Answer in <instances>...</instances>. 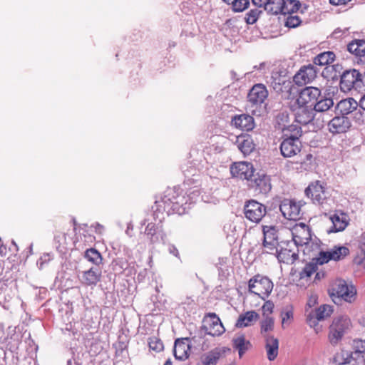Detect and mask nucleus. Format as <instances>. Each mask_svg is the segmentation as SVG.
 Instances as JSON below:
<instances>
[{"instance_id": "obj_1", "label": "nucleus", "mask_w": 365, "mask_h": 365, "mask_svg": "<svg viewBox=\"0 0 365 365\" xmlns=\"http://www.w3.org/2000/svg\"><path fill=\"white\" fill-rule=\"evenodd\" d=\"M329 294L334 303L336 300H344L351 303L355 301L356 297V289L351 284H348L345 280L336 279L329 289Z\"/></svg>"}, {"instance_id": "obj_2", "label": "nucleus", "mask_w": 365, "mask_h": 365, "mask_svg": "<svg viewBox=\"0 0 365 365\" xmlns=\"http://www.w3.org/2000/svg\"><path fill=\"white\" fill-rule=\"evenodd\" d=\"M351 320L347 316H339L333 319L329 327V340L331 345H336L350 329Z\"/></svg>"}, {"instance_id": "obj_3", "label": "nucleus", "mask_w": 365, "mask_h": 365, "mask_svg": "<svg viewBox=\"0 0 365 365\" xmlns=\"http://www.w3.org/2000/svg\"><path fill=\"white\" fill-rule=\"evenodd\" d=\"M273 287V282L269 277L260 274L254 276L248 282L249 292L258 295L263 300L271 294Z\"/></svg>"}, {"instance_id": "obj_4", "label": "nucleus", "mask_w": 365, "mask_h": 365, "mask_svg": "<svg viewBox=\"0 0 365 365\" xmlns=\"http://www.w3.org/2000/svg\"><path fill=\"white\" fill-rule=\"evenodd\" d=\"M244 213L247 220L252 222L258 223L266 215L267 208L263 204L251 200L245 205Z\"/></svg>"}, {"instance_id": "obj_5", "label": "nucleus", "mask_w": 365, "mask_h": 365, "mask_svg": "<svg viewBox=\"0 0 365 365\" xmlns=\"http://www.w3.org/2000/svg\"><path fill=\"white\" fill-rule=\"evenodd\" d=\"M360 72L356 69L344 71L341 75L340 88L343 92H349L352 89L359 91V78Z\"/></svg>"}, {"instance_id": "obj_6", "label": "nucleus", "mask_w": 365, "mask_h": 365, "mask_svg": "<svg viewBox=\"0 0 365 365\" xmlns=\"http://www.w3.org/2000/svg\"><path fill=\"white\" fill-rule=\"evenodd\" d=\"M262 245L267 250L264 252L272 253L278 245L279 230L277 226L262 225Z\"/></svg>"}, {"instance_id": "obj_7", "label": "nucleus", "mask_w": 365, "mask_h": 365, "mask_svg": "<svg viewBox=\"0 0 365 365\" xmlns=\"http://www.w3.org/2000/svg\"><path fill=\"white\" fill-rule=\"evenodd\" d=\"M322 97V91L315 86H307L300 90L296 99L297 105H309L314 103Z\"/></svg>"}, {"instance_id": "obj_8", "label": "nucleus", "mask_w": 365, "mask_h": 365, "mask_svg": "<svg viewBox=\"0 0 365 365\" xmlns=\"http://www.w3.org/2000/svg\"><path fill=\"white\" fill-rule=\"evenodd\" d=\"M349 254V250L345 246H334L328 251H321L317 258L319 264L327 263L330 260L339 261Z\"/></svg>"}, {"instance_id": "obj_9", "label": "nucleus", "mask_w": 365, "mask_h": 365, "mask_svg": "<svg viewBox=\"0 0 365 365\" xmlns=\"http://www.w3.org/2000/svg\"><path fill=\"white\" fill-rule=\"evenodd\" d=\"M312 108L309 105H297L295 103L292 106L295 121L302 125H307L312 123L315 118V112Z\"/></svg>"}, {"instance_id": "obj_10", "label": "nucleus", "mask_w": 365, "mask_h": 365, "mask_svg": "<svg viewBox=\"0 0 365 365\" xmlns=\"http://www.w3.org/2000/svg\"><path fill=\"white\" fill-rule=\"evenodd\" d=\"M301 203L290 199L281 202L279 210L282 215L289 220H297L301 217Z\"/></svg>"}, {"instance_id": "obj_11", "label": "nucleus", "mask_w": 365, "mask_h": 365, "mask_svg": "<svg viewBox=\"0 0 365 365\" xmlns=\"http://www.w3.org/2000/svg\"><path fill=\"white\" fill-rule=\"evenodd\" d=\"M318 72L315 65L304 66L294 76L293 81L298 86L305 85L312 81L317 77Z\"/></svg>"}, {"instance_id": "obj_12", "label": "nucleus", "mask_w": 365, "mask_h": 365, "mask_svg": "<svg viewBox=\"0 0 365 365\" xmlns=\"http://www.w3.org/2000/svg\"><path fill=\"white\" fill-rule=\"evenodd\" d=\"M268 96V91L263 84L258 83L250 89L247 98L251 107H261Z\"/></svg>"}, {"instance_id": "obj_13", "label": "nucleus", "mask_w": 365, "mask_h": 365, "mask_svg": "<svg viewBox=\"0 0 365 365\" xmlns=\"http://www.w3.org/2000/svg\"><path fill=\"white\" fill-rule=\"evenodd\" d=\"M280 144L281 154L284 158H291L301 152L302 144L300 139L282 138Z\"/></svg>"}, {"instance_id": "obj_14", "label": "nucleus", "mask_w": 365, "mask_h": 365, "mask_svg": "<svg viewBox=\"0 0 365 365\" xmlns=\"http://www.w3.org/2000/svg\"><path fill=\"white\" fill-rule=\"evenodd\" d=\"M248 185L257 193L262 194L267 193L272 188L269 177L264 173H254Z\"/></svg>"}, {"instance_id": "obj_15", "label": "nucleus", "mask_w": 365, "mask_h": 365, "mask_svg": "<svg viewBox=\"0 0 365 365\" xmlns=\"http://www.w3.org/2000/svg\"><path fill=\"white\" fill-rule=\"evenodd\" d=\"M305 194L314 204L323 205L327 198V192L319 181L310 184L305 190Z\"/></svg>"}, {"instance_id": "obj_16", "label": "nucleus", "mask_w": 365, "mask_h": 365, "mask_svg": "<svg viewBox=\"0 0 365 365\" xmlns=\"http://www.w3.org/2000/svg\"><path fill=\"white\" fill-rule=\"evenodd\" d=\"M230 172L233 177L242 180H247L248 182L253 177L255 170L253 165L247 162L235 163L230 168Z\"/></svg>"}, {"instance_id": "obj_17", "label": "nucleus", "mask_w": 365, "mask_h": 365, "mask_svg": "<svg viewBox=\"0 0 365 365\" xmlns=\"http://www.w3.org/2000/svg\"><path fill=\"white\" fill-rule=\"evenodd\" d=\"M351 126L349 119L344 116H336L328 122V129L332 134L346 133Z\"/></svg>"}, {"instance_id": "obj_18", "label": "nucleus", "mask_w": 365, "mask_h": 365, "mask_svg": "<svg viewBox=\"0 0 365 365\" xmlns=\"http://www.w3.org/2000/svg\"><path fill=\"white\" fill-rule=\"evenodd\" d=\"M207 317L210 318L208 325H205L207 333L211 336H220L225 331L220 318L215 313H209Z\"/></svg>"}, {"instance_id": "obj_19", "label": "nucleus", "mask_w": 365, "mask_h": 365, "mask_svg": "<svg viewBox=\"0 0 365 365\" xmlns=\"http://www.w3.org/2000/svg\"><path fill=\"white\" fill-rule=\"evenodd\" d=\"M189 338L178 339L175 341L174 356L178 360L183 361L188 358L190 345Z\"/></svg>"}, {"instance_id": "obj_20", "label": "nucleus", "mask_w": 365, "mask_h": 365, "mask_svg": "<svg viewBox=\"0 0 365 365\" xmlns=\"http://www.w3.org/2000/svg\"><path fill=\"white\" fill-rule=\"evenodd\" d=\"M235 145L244 155L250 154L255 148L252 138L248 134L237 136Z\"/></svg>"}, {"instance_id": "obj_21", "label": "nucleus", "mask_w": 365, "mask_h": 365, "mask_svg": "<svg viewBox=\"0 0 365 365\" xmlns=\"http://www.w3.org/2000/svg\"><path fill=\"white\" fill-rule=\"evenodd\" d=\"M101 271L97 267H92L82 272L81 282L87 286L96 285L101 279Z\"/></svg>"}, {"instance_id": "obj_22", "label": "nucleus", "mask_w": 365, "mask_h": 365, "mask_svg": "<svg viewBox=\"0 0 365 365\" xmlns=\"http://www.w3.org/2000/svg\"><path fill=\"white\" fill-rule=\"evenodd\" d=\"M232 123L237 128L250 131L255 127L254 118L248 114L235 115L232 119Z\"/></svg>"}, {"instance_id": "obj_23", "label": "nucleus", "mask_w": 365, "mask_h": 365, "mask_svg": "<svg viewBox=\"0 0 365 365\" xmlns=\"http://www.w3.org/2000/svg\"><path fill=\"white\" fill-rule=\"evenodd\" d=\"M359 106V103H358L353 98H348L340 101L337 103L336 108L341 113V115L345 116L346 115H349L353 112H356L357 110L360 115H361L360 110H358Z\"/></svg>"}, {"instance_id": "obj_24", "label": "nucleus", "mask_w": 365, "mask_h": 365, "mask_svg": "<svg viewBox=\"0 0 365 365\" xmlns=\"http://www.w3.org/2000/svg\"><path fill=\"white\" fill-rule=\"evenodd\" d=\"M332 226L327 230L328 233L343 231L348 225L347 215L344 213H335L330 216Z\"/></svg>"}, {"instance_id": "obj_25", "label": "nucleus", "mask_w": 365, "mask_h": 365, "mask_svg": "<svg viewBox=\"0 0 365 365\" xmlns=\"http://www.w3.org/2000/svg\"><path fill=\"white\" fill-rule=\"evenodd\" d=\"M145 234L152 244L158 242L160 239L163 240V237H165L162 227L153 222H150L147 225Z\"/></svg>"}, {"instance_id": "obj_26", "label": "nucleus", "mask_w": 365, "mask_h": 365, "mask_svg": "<svg viewBox=\"0 0 365 365\" xmlns=\"http://www.w3.org/2000/svg\"><path fill=\"white\" fill-rule=\"evenodd\" d=\"M265 349L267 351V358L269 361L274 360L278 355L279 341L273 336L264 334Z\"/></svg>"}, {"instance_id": "obj_27", "label": "nucleus", "mask_w": 365, "mask_h": 365, "mask_svg": "<svg viewBox=\"0 0 365 365\" xmlns=\"http://www.w3.org/2000/svg\"><path fill=\"white\" fill-rule=\"evenodd\" d=\"M259 318V315L255 311H247L244 314H241L235 324L238 328H244L252 326Z\"/></svg>"}, {"instance_id": "obj_28", "label": "nucleus", "mask_w": 365, "mask_h": 365, "mask_svg": "<svg viewBox=\"0 0 365 365\" xmlns=\"http://www.w3.org/2000/svg\"><path fill=\"white\" fill-rule=\"evenodd\" d=\"M274 250H276L277 258L280 262L293 264L298 258V254L292 252L291 250L282 248L278 251L276 247Z\"/></svg>"}, {"instance_id": "obj_29", "label": "nucleus", "mask_w": 365, "mask_h": 365, "mask_svg": "<svg viewBox=\"0 0 365 365\" xmlns=\"http://www.w3.org/2000/svg\"><path fill=\"white\" fill-rule=\"evenodd\" d=\"M221 354L222 350L220 348H215L211 350L201 356V365H216L218 359L221 356Z\"/></svg>"}, {"instance_id": "obj_30", "label": "nucleus", "mask_w": 365, "mask_h": 365, "mask_svg": "<svg viewBox=\"0 0 365 365\" xmlns=\"http://www.w3.org/2000/svg\"><path fill=\"white\" fill-rule=\"evenodd\" d=\"M334 106V101L331 98L322 97L313 106L315 113H324L329 111Z\"/></svg>"}, {"instance_id": "obj_31", "label": "nucleus", "mask_w": 365, "mask_h": 365, "mask_svg": "<svg viewBox=\"0 0 365 365\" xmlns=\"http://www.w3.org/2000/svg\"><path fill=\"white\" fill-rule=\"evenodd\" d=\"M232 344L233 347L238 351L240 358L251 346L250 342L245 339L244 335H240L233 338Z\"/></svg>"}, {"instance_id": "obj_32", "label": "nucleus", "mask_w": 365, "mask_h": 365, "mask_svg": "<svg viewBox=\"0 0 365 365\" xmlns=\"http://www.w3.org/2000/svg\"><path fill=\"white\" fill-rule=\"evenodd\" d=\"M272 78L273 79L271 83L272 86L274 90L277 93L284 92V91L292 92L293 89H296L294 86H293L290 81L282 80L279 77L274 78V76H272Z\"/></svg>"}, {"instance_id": "obj_33", "label": "nucleus", "mask_w": 365, "mask_h": 365, "mask_svg": "<svg viewBox=\"0 0 365 365\" xmlns=\"http://www.w3.org/2000/svg\"><path fill=\"white\" fill-rule=\"evenodd\" d=\"M283 132L282 138L300 139L302 135V128L297 125L287 124L285 127H281Z\"/></svg>"}, {"instance_id": "obj_34", "label": "nucleus", "mask_w": 365, "mask_h": 365, "mask_svg": "<svg viewBox=\"0 0 365 365\" xmlns=\"http://www.w3.org/2000/svg\"><path fill=\"white\" fill-rule=\"evenodd\" d=\"M347 50L356 56L361 57L365 56V41L355 40L349 43L347 46Z\"/></svg>"}, {"instance_id": "obj_35", "label": "nucleus", "mask_w": 365, "mask_h": 365, "mask_svg": "<svg viewBox=\"0 0 365 365\" xmlns=\"http://www.w3.org/2000/svg\"><path fill=\"white\" fill-rule=\"evenodd\" d=\"M302 229L301 235H295L293 237V240L296 245H302L307 244L309 241L311 240L310 230L308 226L304 224H301L300 225Z\"/></svg>"}, {"instance_id": "obj_36", "label": "nucleus", "mask_w": 365, "mask_h": 365, "mask_svg": "<svg viewBox=\"0 0 365 365\" xmlns=\"http://www.w3.org/2000/svg\"><path fill=\"white\" fill-rule=\"evenodd\" d=\"M335 54L332 51H326L319 53L314 59L315 66H326L334 61Z\"/></svg>"}, {"instance_id": "obj_37", "label": "nucleus", "mask_w": 365, "mask_h": 365, "mask_svg": "<svg viewBox=\"0 0 365 365\" xmlns=\"http://www.w3.org/2000/svg\"><path fill=\"white\" fill-rule=\"evenodd\" d=\"M284 0H269L265 5V10L272 14H283V6Z\"/></svg>"}, {"instance_id": "obj_38", "label": "nucleus", "mask_w": 365, "mask_h": 365, "mask_svg": "<svg viewBox=\"0 0 365 365\" xmlns=\"http://www.w3.org/2000/svg\"><path fill=\"white\" fill-rule=\"evenodd\" d=\"M85 258H86L89 262H92L96 265V267L98 266L102 263V257L101 253L94 248L88 249L85 252L84 255Z\"/></svg>"}, {"instance_id": "obj_39", "label": "nucleus", "mask_w": 365, "mask_h": 365, "mask_svg": "<svg viewBox=\"0 0 365 365\" xmlns=\"http://www.w3.org/2000/svg\"><path fill=\"white\" fill-rule=\"evenodd\" d=\"M301 8V3L298 0H284L283 14H293Z\"/></svg>"}, {"instance_id": "obj_40", "label": "nucleus", "mask_w": 365, "mask_h": 365, "mask_svg": "<svg viewBox=\"0 0 365 365\" xmlns=\"http://www.w3.org/2000/svg\"><path fill=\"white\" fill-rule=\"evenodd\" d=\"M332 312L331 306L324 304L315 310V317L318 321H321L329 317Z\"/></svg>"}, {"instance_id": "obj_41", "label": "nucleus", "mask_w": 365, "mask_h": 365, "mask_svg": "<svg viewBox=\"0 0 365 365\" xmlns=\"http://www.w3.org/2000/svg\"><path fill=\"white\" fill-rule=\"evenodd\" d=\"M318 264H319L317 260V258L313 259L312 262L307 264L299 274L300 278L303 279L304 277H310L314 272L317 271Z\"/></svg>"}, {"instance_id": "obj_42", "label": "nucleus", "mask_w": 365, "mask_h": 365, "mask_svg": "<svg viewBox=\"0 0 365 365\" xmlns=\"http://www.w3.org/2000/svg\"><path fill=\"white\" fill-rule=\"evenodd\" d=\"M352 359L353 353H349L348 351H342L341 354H339L335 356V361L338 362L339 364H351Z\"/></svg>"}, {"instance_id": "obj_43", "label": "nucleus", "mask_w": 365, "mask_h": 365, "mask_svg": "<svg viewBox=\"0 0 365 365\" xmlns=\"http://www.w3.org/2000/svg\"><path fill=\"white\" fill-rule=\"evenodd\" d=\"M262 12V10H259V9H257V8L251 9L246 14L245 21H246L247 24H255L257 21L259 16Z\"/></svg>"}, {"instance_id": "obj_44", "label": "nucleus", "mask_w": 365, "mask_h": 365, "mask_svg": "<svg viewBox=\"0 0 365 365\" xmlns=\"http://www.w3.org/2000/svg\"><path fill=\"white\" fill-rule=\"evenodd\" d=\"M188 343L192 346H195L196 348L200 350H205L207 349V346H205V340L200 336H194L191 339H189Z\"/></svg>"}, {"instance_id": "obj_45", "label": "nucleus", "mask_w": 365, "mask_h": 365, "mask_svg": "<svg viewBox=\"0 0 365 365\" xmlns=\"http://www.w3.org/2000/svg\"><path fill=\"white\" fill-rule=\"evenodd\" d=\"M274 328V319L270 317H265V319L261 322V333H264L272 331Z\"/></svg>"}, {"instance_id": "obj_46", "label": "nucleus", "mask_w": 365, "mask_h": 365, "mask_svg": "<svg viewBox=\"0 0 365 365\" xmlns=\"http://www.w3.org/2000/svg\"><path fill=\"white\" fill-rule=\"evenodd\" d=\"M352 346L354 350V354L365 353V339H354Z\"/></svg>"}, {"instance_id": "obj_47", "label": "nucleus", "mask_w": 365, "mask_h": 365, "mask_svg": "<svg viewBox=\"0 0 365 365\" xmlns=\"http://www.w3.org/2000/svg\"><path fill=\"white\" fill-rule=\"evenodd\" d=\"M148 344L150 349L155 351L157 352H160L164 348L163 344L161 341V340L156 337L150 338Z\"/></svg>"}, {"instance_id": "obj_48", "label": "nucleus", "mask_w": 365, "mask_h": 365, "mask_svg": "<svg viewBox=\"0 0 365 365\" xmlns=\"http://www.w3.org/2000/svg\"><path fill=\"white\" fill-rule=\"evenodd\" d=\"M232 4L233 10L237 12H240L248 6L250 0H233Z\"/></svg>"}, {"instance_id": "obj_49", "label": "nucleus", "mask_w": 365, "mask_h": 365, "mask_svg": "<svg viewBox=\"0 0 365 365\" xmlns=\"http://www.w3.org/2000/svg\"><path fill=\"white\" fill-rule=\"evenodd\" d=\"M302 23V20L298 16L289 14L287 18L285 26L289 28H296Z\"/></svg>"}, {"instance_id": "obj_50", "label": "nucleus", "mask_w": 365, "mask_h": 365, "mask_svg": "<svg viewBox=\"0 0 365 365\" xmlns=\"http://www.w3.org/2000/svg\"><path fill=\"white\" fill-rule=\"evenodd\" d=\"M276 123L277 128L281 130V127H285L289 123V115L287 113L283 112L279 113L276 117Z\"/></svg>"}, {"instance_id": "obj_51", "label": "nucleus", "mask_w": 365, "mask_h": 365, "mask_svg": "<svg viewBox=\"0 0 365 365\" xmlns=\"http://www.w3.org/2000/svg\"><path fill=\"white\" fill-rule=\"evenodd\" d=\"M274 307V303L272 301H266L262 307L263 316L264 317H269V315L272 313Z\"/></svg>"}, {"instance_id": "obj_52", "label": "nucleus", "mask_w": 365, "mask_h": 365, "mask_svg": "<svg viewBox=\"0 0 365 365\" xmlns=\"http://www.w3.org/2000/svg\"><path fill=\"white\" fill-rule=\"evenodd\" d=\"M347 31V29H344V30H342L339 28H337L334 31L331 35L334 38H337L341 37L343 34H346Z\"/></svg>"}, {"instance_id": "obj_53", "label": "nucleus", "mask_w": 365, "mask_h": 365, "mask_svg": "<svg viewBox=\"0 0 365 365\" xmlns=\"http://www.w3.org/2000/svg\"><path fill=\"white\" fill-rule=\"evenodd\" d=\"M359 91L365 89V71L363 73H360V77L359 78Z\"/></svg>"}, {"instance_id": "obj_54", "label": "nucleus", "mask_w": 365, "mask_h": 365, "mask_svg": "<svg viewBox=\"0 0 365 365\" xmlns=\"http://www.w3.org/2000/svg\"><path fill=\"white\" fill-rule=\"evenodd\" d=\"M351 0H329V3L334 6L345 5Z\"/></svg>"}, {"instance_id": "obj_55", "label": "nucleus", "mask_w": 365, "mask_h": 365, "mask_svg": "<svg viewBox=\"0 0 365 365\" xmlns=\"http://www.w3.org/2000/svg\"><path fill=\"white\" fill-rule=\"evenodd\" d=\"M168 251L170 254H172L174 256H175L176 257L179 258V252L175 246H174L173 245H170L168 247Z\"/></svg>"}, {"instance_id": "obj_56", "label": "nucleus", "mask_w": 365, "mask_h": 365, "mask_svg": "<svg viewBox=\"0 0 365 365\" xmlns=\"http://www.w3.org/2000/svg\"><path fill=\"white\" fill-rule=\"evenodd\" d=\"M93 227H94L95 230L96 232L98 233H101L103 230V226L101 225V224L99 223H95L94 225H92Z\"/></svg>"}, {"instance_id": "obj_57", "label": "nucleus", "mask_w": 365, "mask_h": 365, "mask_svg": "<svg viewBox=\"0 0 365 365\" xmlns=\"http://www.w3.org/2000/svg\"><path fill=\"white\" fill-rule=\"evenodd\" d=\"M292 317V312L291 311H287L284 313L283 317H282V323H284V322L287 319H289Z\"/></svg>"}, {"instance_id": "obj_58", "label": "nucleus", "mask_w": 365, "mask_h": 365, "mask_svg": "<svg viewBox=\"0 0 365 365\" xmlns=\"http://www.w3.org/2000/svg\"><path fill=\"white\" fill-rule=\"evenodd\" d=\"M359 107L365 110V94L361 98L359 101Z\"/></svg>"}, {"instance_id": "obj_59", "label": "nucleus", "mask_w": 365, "mask_h": 365, "mask_svg": "<svg viewBox=\"0 0 365 365\" xmlns=\"http://www.w3.org/2000/svg\"><path fill=\"white\" fill-rule=\"evenodd\" d=\"M308 8H309L308 5H307V4L302 5L301 4V8L299 9V11H300L301 14H304L307 11Z\"/></svg>"}, {"instance_id": "obj_60", "label": "nucleus", "mask_w": 365, "mask_h": 365, "mask_svg": "<svg viewBox=\"0 0 365 365\" xmlns=\"http://www.w3.org/2000/svg\"><path fill=\"white\" fill-rule=\"evenodd\" d=\"M71 329H72L71 324H66V327L65 328V330L63 331L64 334H66V331L70 332L71 331Z\"/></svg>"}, {"instance_id": "obj_61", "label": "nucleus", "mask_w": 365, "mask_h": 365, "mask_svg": "<svg viewBox=\"0 0 365 365\" xmlns=\"http://www.w3.org/2000/svg\"><path fill=\"white\" fill-rule=\"evenodd\" d=\"M360 249L365 255V242L361 245Z\"/></svg>"}, {"instance_id": "obj_62", "label": "nucleus", "mask_w": 365, "mask_h": 365, "mask_svg": "<svg viewBox=\"0 0 365 365\" xmlns=\"http://www.w3.org/2000/svg\"><path fill=\"white\" fill-rule=\"evenodd\" d=\"M164 365H172V361L170 359H168L165 363L164 364Z\"/></svg>"}, {"instance_id": "obj_63", "label": "nucleus", "mask_w": 365, "mask_h": 365, "mask_svg": "<svg viewBox=\"0 0 365 365\" xmlns=\"http://www.w3.org/2000/svg\"><path fill=\"white\" fill-rule=\"evenodd\" d=\"M316 278H317V279H319L321 278V275H320V273H319V272H317V273L316 274Z\"/></svg>"}, {"instance_id": "obj_64", "label": "nucleus", "mask_w": 365, "mask_h": 365, "mask_svg": "<svg viewBox=\"0 0 365 365\" xmlns=\"http://www.w3.org/2000/svg\"><path fill=\"white\" fill-rule=\"evenodd\" d=\"M361 324H363V326H365V319L362 320Z\"/></svg>"}]
</instances>
